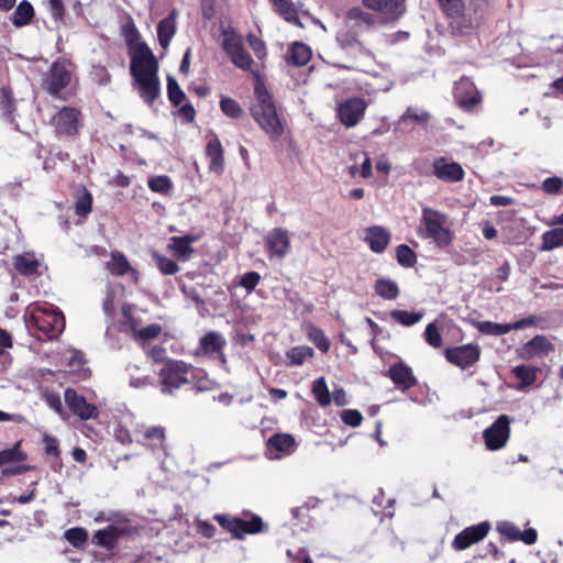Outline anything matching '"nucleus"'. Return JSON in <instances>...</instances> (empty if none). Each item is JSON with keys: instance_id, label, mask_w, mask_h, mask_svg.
I'll list each match as a JSON object with an SVG mask.
<instances>
[{"instance_id": "f257e3e1", "label": "nucleus", "mask_w": 563, "mask_h": 563, "mask_svg": "<svg viewBox=\"0 0 563 563\" xmlns=\"http://www.w3.org/2000/svg\"><path fill=\"white\" fill-rule=\"evenodd\" d=\"M130 71L141 98L147 104H152L159 96L161 86L157 76L158 63L146 44L141 43L135 47L131 57Z\"/></svg>"}, {"instance_id": "f03ea898", "label": "nucleus", "mask_w": 563, "mask_h": 563, "mask_svg": "<svg viewBox=\"0 0 563 563\" xmlns=\"http://www.w3.org/2000/svg\"><path fill=\"white\" fill-rule=\"evenodd\" d=\"M377 23L374 14L364 11L361 7H352L346 11L344 27L338 32L336 41L344 49H356L361 54L369 55L360 36L371 32Z\"/></svg>"}, {"instance_id": "7ed1b4c3", "label": "nucleus", "mask_w": 563, "mask_h": 563, "mask_svg": "<svg viewBox=\"0 0 563 563\" xmlns=\"http://www.w3.org/2000/svg\"><path fill=\"white\" fill-rule=\"evenodd\" d=\"M442 11L450 19L454 35L472 34L481 24L483 14L476 3L465 5L463 0H438Z\"/></svg>"}, {"instance_id": "20e7f679", "label": "nucleus", "mask_w": 563, "mask_h": 563, "mask_svg": "<svg viewBox=\"0 0 563 563\" xmlns=\"http://www.w3.org/2000/svg\"><path fill=\"white\" fill-rule=\"evenodd\" d=\"M255 96L256 100L251 107L253 119L272 140H278L284 133V128L272 96L261 84L255 86Z\"/></svg>"}, {"instance_id": "39448f33", "label": "nucleus", "mask_w": 563, "mask_h": 563, "mask_svg": "<svg viewBox=\"0 0 563 563\" xmlns=\"http://www.w3.org/2000/svg\"><path fill=\"white\" fill-rule=\"evenodd\" d=\"M30 323L48 339H56L65 329L63 313L53 306L34 305L30 307Z\"/></svg>"}, {"instance_id": "423d86ee", "label": "nucleus", "mask_w": 563, "mask_h": 563, "mask_svg": "<svg viewBox=\"0 0 563 563\" xmlns=\"http://www.w3.org/2000/svg\"><path fill=\"white\" fill-rule=\"evenodd\" d=\"M74 71L75 66L71 62L58 58L43 75L42 89L51 96L60 97L62 91L70 85Z\"/></svg>"}, {"instance_id": "0eeeda50", "label": "nucleus", "mask_w": 563, "mask_h": 563, "mask_svg": "<svg viewBox=\"0 0 563 563\" xmlns=\"http://www.w3.org/2000/svg\"><path fill=\"white\" fill-rule=\"evenodd\" d=\"M421 221L424 224L422 236L432 239L440 247L448 246L451 243L452 236L446 228V214L430 207H423Z\"/></svg>"}, {"instance_id": "6e6552de", "label": "nucleus", "mask_w": 563, "mask_h": 563, "mask_svg": "<svg viewBox=\"0 0 563 563\" xmlns=\"http://www.w3.org/2000/svg\"><path fill=\"white\" fill-rule=\"evenodd\" d=\"M188 365L180 361H167L159 371L161 391L173 394L188 383Z\"/></svg>"}, {"instance_id": "1a4fd4ad", "label": "nucleus", "mask_w": 563, "mask_h": 563, "mask_svg": "<svg viewBox=\"0 0 563 563\" xmlns=\"http://www.w3.org/2000/svg\"><path fill=\"white\" fill-rule=\"evenodd\" d=\"M213 518L236 539H243L245 534H255L265 529L262 518L257 515H253L250 520L227 515H216Z\"/></svg>"}, {"instance_id": "9d476101", "label": "nucleus", "mask_w": 563, "mask_h": 563, "mask_svg": "<svg viewBox=\"0 0 563 563\" xmlns=\"http://www.w3.org/2000/svg\"><path fill=\"white\" fill-rule=\"evenodd\" d=\"M222 48L236 67L252 71L254 60L245 49L241 35L234 32H223Z\"/></svg>"}, {"instance_id": "9b49d317", "label": "nucleus", "mask_w": 563, "mask_h": 563, "mask_svg": "<svg viewBox=\"0 0 563 563\" xmlns=\"http://www.w3.org/2000/svg\"><path fill=\"white\" fill-rule=\"evenodd\" d=\"M509 424V417L501 415L490 427L485 429L483 438L488 450L495 451L506 445L510 434Z\"/></svg>"}, {"instance_id": "f8f14e48", "label": "nucleus", "mask_w": 563, "mask_h": 563, "mask_svg": "<svg viewBox=\"0 0 563 563\" xmlns=\"http://www.w3.org/2000/svg\"><path fill=\"white\" fill-rule=\"evenodd\" d=\"M367 102L363 98H349L338 107L340 122L346 128L355 126L364 117Z\"/></svg>"}, {"instance_id": "ddd939ff", "label": "nucleus", "mask_w": 563, "mask_h": 563, "mask_svg": "<svg viewBox=\"0 0 563 563\" xmlns=\"http://www.w3.org/2000/svg\"><path fill=\"white\" fill-rule=\"evenodd\" d=\"M489 529L490 525L487 521L467 527L455 536L452 542V548L456 551L466 550L473 544L482 541L489 532Z\"/></svg>"}, {"instance_id": "4468645a", "label": "nucleus", "mask_w": 563, "mask_h": 563, "mask_svg": "<svg viewBox=\"0 0 563 563\" xmlns=\"http://www.w3.org/2000/svg\"><path fill=\"white\" fill-rule=\"evenodd\" d=\"M227 345L224 336L216 331H210L199 340L197 354L207 355L211 358L219 360L222 364L227 362L223 349Z\"/></svg>"}, {"instance_id": "2eb2a0df", "label": "nucleus", "mask_w": 563, "mask_h": 563, "mask_svg": "<svg viewBox=\"0 0 563 563\" xmlns=\"http://www.w3.org/2000/svg\"><path fill=\"white\" fill-rule=\"evenodd\" d=\"M481 350L474 344H464L445 350L446 360L460 368H467L479 360Z\"/></svg>"}, {"instance_id": "dca6fc26", "label": "nucleus", "mask_w": 563, "mask_h": 563, "mask_svg": "<svg viewBox=\"0 0 563 563\" xmlns=\"http://www.w3.org/2000/svg\"><path fill=\"white\" fill-rule=\"evenodd\" d=\"M362 4L379 12L384 21H395L405 12V0H362Z\"/></svg>"}, {"instance_id": "f3484780", "label": "nucleus", "mask_w": 563, "mask_h": 563, "mask_svg": "<svg viewBox=\"0 0 563 563\" xmlns=\"http://www.w3.org/2000/svg\"><path fill=\"white\" fill-rule=\"evenodd\" d=\"M79 111L75 108L64 107L53 118L54 124L58 134L73 135L78 131Z\"/></svg>"}, {"instance_id": "a211bd4d", "label": "nucleus", "mask_w": 563, "mask_h": 563, "mask_svg": "<svg viewBox=\"0 0 563 563\" xmlns=\"http://www.w3.org/2000/svg\"><path fill=\"white\" fill-rule=\"evenodd\" d=\"M453 93L459 106L466 111L473 110L481 100L479 92L476 90L473 82L466 78H462L460 81L455 82Z\"/></svg>"}, {"instance_id": "6ab92c4d", "label": "nucleus", "mask_w": 563, "mask_h": 563, "mask_svg": "<svg viewBox=\"0 0 563 563\" xmlns=\"http://www.w3.org/2000/svg\"><path fill=\"white\" fill-rule=\"evenodd\" d=\"M433 175L446 183H457L464 178V169L456 162H449L445 157H438L432 163Z\"/></svg>"}, {"instance_id": "aec40b11", "label": "nucleus", "mask_w": 563, "mask_h": 563, "mask_svg": "<svg viewBox=\"0 0 563 563\" xmlns=\"http://www.w3.org/2000/svg\"><path fill=\"white\" fill-rule=\"evenodd\" d=\"M266 246L271 256L284 258L290 249L288 231L283 228H275L265 238Z\"/></svg>"}, {"instance_id": "412c9836", "label": "nucleus", "mask_w": 563, "mask_h": 563, "mask_svg": "<svg viewBox=\"0 0 563 563\" xmlns=\"http://www.w3.org/2000/svg\"><path fill=\"white\" fill-rule=\"evenodd\" d=\"M132 528L126 525H110L104 529L98 530L93 534V541L107 550H113L119 538L129 534Z\"/></svg>"}, {"instance_id": "4be33fe9", "label": "nucleus", "mask_w": 563, "mask_h": 563, "mask_svg": "<svg viewBox=\"0 0 563 563\" xmlns=\"http://www.w3.org/2000/svg\"><path fill=\"white\" fill-rule=\"evenodd\" d=\"M554 351V345L544 335L538 334L525 343L519 350V356L523 360L543 357Z\"/></svg>"}, {"instance_id": "5701e85b", "label": "nucleus", "mask_w": 563, "mask_h": 563, "mask_svg": "<svg viewBox=\"0 0 563 563\" xmlns=\"http://www.w3.org/2000/svg\"><path fill=\"white\" fill-rule=\"evenodd\" d=\"M64 397L69 409L81 419L87 420L96 417V406L87 402L86 399L78 395L74 389L67 388L65 390Z\"/></svg>"}, {"instance_id": "b1692460", "label": "nucleus", "mask_w": 563, "mask_h": 563, "mask_svg": "<svg viewBox=\"0 0 563 563\" xmlns=\"http://www.w3.org/2000/svg\"><path fill=\"white\" fill-rule=\"evenodd\" d=\"M136 434L139 435V442L152 449L163 446L166 439L165 428L159 426L140 427L136 430Z\"/></svg>"}, {"instance_id": "393cba45", "label": "nucleus", "mask_w": 563, "mask_h": 563, "mask_svg": "<svg viewBox=\"0 0 563 563\" xmlns=\"http://www.w3.org/2000/svg\"><path fill=\"white\" fill-rule=\"evenodd\" d=\"M390 240L389 233L379 225L366 230L365 241L375 253H383Z\"/></svg>"}, {"instance_id": "a878e982", "label": "nucleus", "mask_w": 563, "mask_h": 563, "mask_svg": "<svg viewBox=\"0 0 563 563\" xmlns=\"http://www.w3.org/2000/svg\"><path fill=\"white\" fill-rule=\"evenodd\" d=\"M197 238L194 235L172 236L168 249L179 261H187L194 252L191 243L196 242Z\"/></svg>"}, {"instance_id": "bb28decb", "label": "nucleus", "mask_w": 563, "mask_h": 563, "mask_svg": "<svg viewBox=\"0 0 563 563\" xmlns=\"http://www.w3.org/2000/svg\"><path fill=\"white\" fill-rule=\"evenodd\" d=\"M388 373L391 380L404 389H408L417 383L411 368L402 362L393 365Z\"/></svg>"}, {"instance_id": "cd10ccee", "label": "nucleus", "mask_w": 563, "mask_h": 563, "mask_svg": "<svg viewBox=\"0 0 563 563\" xmlns=\"http://www.w3.org/2000/svg\"><path fill=\"white\" fill-rule=\"evenodd\" d=\"M267 450L271 454L273 451L290 454L295 450V439L288 433L273 434L267 441Z\"/></svg>"}, {"instance_id": "c85d7f7f", "label": "nucleus", "mask_w": 563, "mask_h": 563, "mask_svg": "<svg viewBox=\"0 0 563 563\" xmlns=\"http://www.w3.org/2000/svg\"><path fill=\"white\" fill-rule=\"evenodd\" d=\"M176 32V12L172 11L168 16L163 19L157 26V36L161 46L166 49Z\"/></svg>"}, {"instance_id": "c756f323", "label": "nucleus", "mask_w": 563, "mask_h": 563, "mask_svg": "<svg viewBox=\"0 0 563 563\" xmlns=\"http://www.w3.org/2000/svg\"><path fill=\"white\" fill-rule=\"evenodd\" d=\"M206 154L210 158L209 168L212 172L221 173L223 170V148L220 141L214 137L206 146Z\"/></svg>"}, {"instance_id": "7c9ffc66", "label": "nucleus", "mask_w": 563, "mask_h": 563, "mask_svg": "<svg viewBox=\"0 0 563 563\" xmlns=\"http://www.w3.org/2000/svg\"><path fill=\"white\" fill-rule=\"evenodd\" d=\"M430 119L431 114L428 111L417 107H408L399 117L396 123L395 132L401 130V128L406 125L409 120H412L418 124H424L429 122Z\"/></svg>"}, {"instance_id": "2f4dec72", "label": "nucleus", "mask_w": 563, "mask_h": 563, "mask_svg": "<svg viewBox=\"0 0 563 563\" xmlns=\"http://www.w3.org/2000/svg\"><path fill=\"white\" fill-rule=\"evenodd\" d=\"M274 11L289 23L301 25L295 4L288 0H268Z\"/></svg>"}, {"instance_id": "473e14b6", "label": "nucleus", "mask_w": 563, "mask_h": 563, "mask_svg": "<svg viewBox=\"0 0 563 563\" xmlns=\"http://www.w3.org/2000/svg\"><path fill=\"white\" fill-rule=\"evenodd\" d=\"M108 267L112 274L121 276L130 272L134 279L137 278V272L131 267L126 257L120 252L112 253Z\"/></svg>"}, {"instance_id": "72a5a7b5", "label": "nucleus", "mask_w": 563, "mask_h": 563, "mask_svg": "<svg viewBox=\"0 0 563 563\" xmlns=\"http://www.w3.org/2000/svg\"><path fill=\"white\" fill-rule=\"evenodd\" d=\"M539 368L527 365H518L512 368V374L520 380V385L518 386V390H522L531 385H533L537 380V374Z\"/></svg>"}, {"instance_id": "f704fd0d", "label": "nucleus", "mask_w": 563, "mask_h": 563, "mask_svg": "<svg viewBox=\"0 0 563 563\" xmlns=\"http://www.w3.org/2000/svg\"><path fill=\"white\" fill-rule=\"evenodd\" d=\"M14 268L22 275H31L37 271L40 265L38 261L35 258V255L32 253H24L21 255H16L13 258Z\"/></svg>"}, {"instance_id": "c9c22d12", "label": "nucleus", "mask_w": 563, "mask_h": 563, "mask_svg": "<svg viewBox=\"0 0 563 563\" xmlns=\"http://www.w3.org/2000/svg\"><path fill=\"white\" fill-rule=\"evenodd\" d=\"M424 311L391 310L390 318L404 327H411L421 321Z\"/></svg>"}, {"instance_id": "e433bc0d", "label": "nucleus", "mask_w": 563, "mask_h": 563, "mask_svg": "<svg viewBox=\"0 0 563 563\" xmlns=\"http://www.w3.org/2000/svg\"><path fill=\"white\" fill-rule=\"evenodd\" d=\"M375 292L386 299V300H394L399 295V288L397 284L394 280L379 278L376 280L374 286Z\"/></svg>"}, {"instance_id": "4c0bfd02", "label": "nucleus", "mask_w": 563, "mask_h": 563, "mask_svg": "<svg viewBox=\"0 0 563 563\" xmlns=\"http://www.w3.org/2000/svg\"><path fill=\"white\" fill-rule=\"evenodd\" d=\"M542 251H551L553 249L563 246V228H555L549 231H545L542 234Z\"/></svg>"}, {"instance_id": "58836bf2", "label": "nucleus", "mask_w": 563, "mask_h": 563, "mask_svg": "<svg viewBox=\"0 0 563 563\" xmlns=\"http://www.w3.org/2000/svg\"><path fill=\"white\" fill-rule=\"evenodd\" d=\"M92 197L90 192L80 187L76 194L75 210L78 216L86 217L91 211Z\"/></svg>"}, {"instance_id": "ea45409f", "label": "nucleus", "mask_w": 563, "mask_h": 563, "mask_svg": "<svg viewBox=\"0 0 563 563\" xmlns=\"http://www.w3.org/2000/svg\"><path fill=\"white\" fill-rule=\"evenodd\" d=\"M34 15L33 7L27 1H22L12 15V23L15 26L27 24Z\"/></svg>"}, {"instance_id": "a19ab883", "label": "nucleus", "mask_w": 563, "mask_h": 563, "mask_svg": "<svg viewBox=\"0 0 563 563\" xmlns=\"http://www.w3.org/2000/svg\"><path fill=\"white\" fill-rule=\"evenodd\" d=\"M312 394L320 406L325 407L331 404L330 391L323 377L313 382Z\"/></svg>"}, {"instance_id": "79ce46f5", "label": "nucleus", "mask_w": 563, "mask_h": 563, "mask_svg": "<svg viewBox=\"0 0 563 563\" xmlns=\"http://www.w3.org/2000/svg\"><path fill=\"white\" fill-rule=\"evenodd\" d=\"M310 57L311 51L306 44L295 43L291 46L289 59L292 64L303 66L310 60Z\"/></svg>"}, {"instance_id": "37998d69", "label": "nucleus", "mask_w": 563, "mask_h": 563, "mask_svg": "<svg viewBox=\"0 0 563 563\" xmlns=\"http://www.w3.org/2000/svg\"><path fill=\"white\" fill-rule=\"evenodd\" d=\"M313 355V350L309 346L300 345L291 347L286 356L290 362V365H301L306 360Z\"/></svg>"}, {"instance_id": "c03bdc74", "label": "nucleus", "mask_w": 563, "mask_h": 563, "mask_svg": "<svg viewBox=\"0 0 563 563\" xmlns=\"http://www.w3.org/2000/svg\"><path fill=\"white\" fill-rule=\"evenodd\" d=\"M152 257L157 268L164 275H174L179 271V266L173 260L165 257L157 252H153Z\"/></svg>"}, {"instance_id": "a18cd8bd", "label": "nucleus", "mask_w": 563, "mask_h": 563, "mask_svg": "<svg viewBox=\"0 0 563 563\" xmlns=\"http://www.w3.org/2000/svg\"><path fill=\"white\" fill-rule=\"evenodd\" d=\"M477 329L489 335H504L510 331L509 323H496L492 321L479 322Z\"/></svg>"}, {"instance_id": "49530a36", "label": "nucleus", "mask_w": 563, "mask_h": 563, "mask_svg": "<svg viewBox=\"0 0 563 563\" xmlns=\"http://www.w3.org/2000/svg\"><path fill=\"white\" fill-rule=\"evenodd\" d=\"M167 95L174 106H179L186 99L185 92L179 87L177 80L172 76L167 77Z\"/></svg>"}, {"instance_id": "de8ad7c7", "label": "nucleus", "mask_w": 563, "mask_h": 563, "mask_svg": "<svg viewBox=\"0 0 563 563\" xmlns=\"http://www.w3.org/2000/svg\"><path fill=\"white\" fill-rule=\"evenodd\" d=\"M220 108L225 115L232 119H239L243 114V109L239 102L229 97L221 98Z\"/></svg>"}, {"instance_id": "09e8293b", "label": "nucleus", "mask_w": 563, "mask_h": 563, "mask_svg": "<svg viewBox=\"0 0 563 563\" xmlns=\"http://www.w3.org/2000/svg\"><path fill=\"white\" fill-rule=\"evenodd\" d=\"M397 261L404 267H412L417 262V257L408 245L400 244L397 246Z\"/></svg>"}, {"instance_id": "8fccbe9b", "label": "nucleus", "mask_w": 563, "mask_h": 563, "mask_svg": "<svg viewBox=\"0 0 563 563\" xmlns=\"http://www.w3.org/2000/svg\"><path fill=\"white\" fill-rule=\"evenodd\" d=\"M65 539L74 547H81L87 538L88 533L84 528H70L65 531Z\"/></svg>"}, {"instance_id": "3c124183", "label": "nucleus", "mask_w": 563, "mask_h": 563, "mask_svg": "<svg viewBox=\"0 0 563 563\" xmlns=\"http://www.w3.org/2000/svg\"><path fill=\"white\" fill-rule=\"evenodd\" d=\"M423 336L426 342L434 349H438L442 345V336L435 322H431L427 325Z\"/></svg>"}, {"instance_id": "603ef678", "label": "nucleus", "mask_w": 563, "mask_h": 563, "mask_svg": "<svg viewBox=\"0 0 563 563\" xmlns=\"http://www.w3.org/2000/svg\"><path fill=\"white\" fill-rule=\"evenodd\" d=\"M19 445L20 443L0 452V466L12 462H21L25 459V455L19 450Z\"/></svg>"}, {"instance_id": "864d4df0", "label": "nucleus", "mask_w": 563, "mask_h": 563, "mask_svg": "<svg viewBox=\"0 0 563 563\" xmlns=\"http://www.w3.org/2000/svg\"><path fill=\"white\" fill-rule=\"evenodd\" d=\"M308 336L320 351L327 352L329 350L330 342L320 329L316 327H309Z\"/></svg>"}, {"instance_id": "5fc2aeb1", "label": "nucleus", "mask_w": 563, "mask_h": 563, "mask_svg": "<svg viewBox=\"0 0 563 563\" xmlns=\"http://www.w3.org/2000/svg\"><path fill=\"white\" fill-rule=\"evenodd\" d=\"M497 531L511 541H518L521 537L519 528L509 521H501L497 525Z\"/></svg>"}, {"instance_id": "6e6d98bb", "label": "nucleus", "mask_w": 563, "mask_h": 563, "mask_svg": "<svg viewBox=\"0 0 563 563\" xmlns=\"http://www.w3.org/2000/svg\"><path fill=\"white\" fill-rule=\"evenodd\" d=\"M148 187L154 192L166 194L170 189L172 183L167 176H156L148 180Z\"/></svg>"}, {"instance_id": "4d7b16f0", "label": "nucleus", "mask_w": 563, "mask_h": 563, "mask_svg": "<svg viewBox=\"0 0 563 563\" xmlns=\"http://www.w3.org/2000/svg\"><path fill=\"white\" fill-rule=\"evenodd\" d=\"M563 187V180L560 177L553 176L543 180L542 190L549 195H556Z\"/></svg>"}, {"instance_id": "13d9d810", "label": "nucleus", "mask_w": 563, "mask_h": 563, "mask_svg": "<svg viewBox=\"0 0 563 563\" xmlns=\"http://www.w3.org/2000/svg\"><path fill=\"white\" fill-rule=\"evenodd\" d=\"M261 280V276L256 272H247L241 277L240 285L246 289L247 292L253 291Z\"/></svg>"}, {"instance_id": "bf43d9fd", "label": "nucleus", "mask_w": 563, "mask_h": 563, "mask_svg": "<svg viewBox=\"0 0 563 563\" xmlns=\"http://www.w3.org/2000/svg\"><path fill=\"white\" fill-rule=\"evenodd\" d=\"M341 419L347 426L358 427L362 423L363 417L357 410L345 409L341 412Z\"/></svg>"}, {"instance_id": "052dcab7", "label": "nucleus", "mask_w": 563, "mask_h": 563, "mask_svg": "<svg viewBox=\"0 0 563 563\" xmlns=\"http://www.w3.org/2000/svg\"><path fill=\"white\" fill-rule=\"evenodd\" d=\"M46 405L57 413H62L63 405L58 394L46 391L43 395Z\"/></svg>"}, {"instance_id": "680f3d73", "label": "nucleus", "mask_w": 563, "mask_h": 563, "mask_svg": "<svg viewBox=\"0 0 563 563\" xmlns=\"http://www.w3.org/2000/svg\"><path fill=\"white\" fill-rule=\"evenodd\" d=\"M0 108L2 110L3 115L7 119H10L14 110V106L9 91H7L5 89L2 90V100L0 101Z\"/></svg>"}, {"instance_id": "e2e57ef3", "label": "nucleus", "mask_w": 563, "mask_h": 563, "mask_svg": "<svg viewBox=\"0 0 563 563\" xmlns=\"http://www.w3.org/2000/svg\"><path fill=\"white\" fill-rule=\"evenodd\" d=\"M43 443L45 445V452L49 455L58 456L59 455V449H58V440L55 437H52L49 434H45L43 438Z\"/></svg>"}, {"instance_id": "0e129e2a", "label": "nucleus", "mask_w": 563, "mask_h": 563, "mask_svg": "<svg viewBox=\"0 0 563 563\" xmlns=\"http://www.w3.org/2000/svg\"><path fill=\"white\" fill-rule=\"evenodd\" d=\"M247 41H249L251 48L255 53V55L258 58H263L265 56V51H266L264 42L261 41L258 37H256L253 34L247 36Z\"/></svg>"}, {"instance_id": "69168bd1", "label": "nucleus", "mask_w": 563, "mask_h": 563, "mask_svg": "<svg viewBox=\"0 0 563 563\" xmlns=\"http://www.w3.org/2000/svg\"><path fill=\"white\" fill-rule=\"evenodd\" d=\"M46 1L48 3V8H49L52 16L55 20L62 19L65 13V7L63 3V0H46Z\"/></svg>"}, {"instance_id": "338daca9", "label": "nucleus", "mask_w": 563, "mask_h": 563, "mask_svg": "<svg viewBox=\"0 0 563 563\" xmlns=\"http://www.w3.org/2000/svg\"><path fill=\"white\" fill-rule=\"evenodd\" d=\"M162 331V328L161 325L158 324H150L145 328H142L140 331H139V336L141 339H145V340H151V339H154L156 338Z\"/></svg>"}, {"instance_id": "774afa93", "label": "nucleus", "mask_w": 563, "mask_h": 563, "mask_svg": "<svg viewBox=\"0 0 563 563\" xmlns=\"http://www.w3.org/2000/svg\"><path fill=\"white\" fill-rule=\"evenodd\" d=\"M197 530L200 534L206 538H212L216 532V527L208 521L198 520L197 521Z\"/></svg>"}]
</instances>
